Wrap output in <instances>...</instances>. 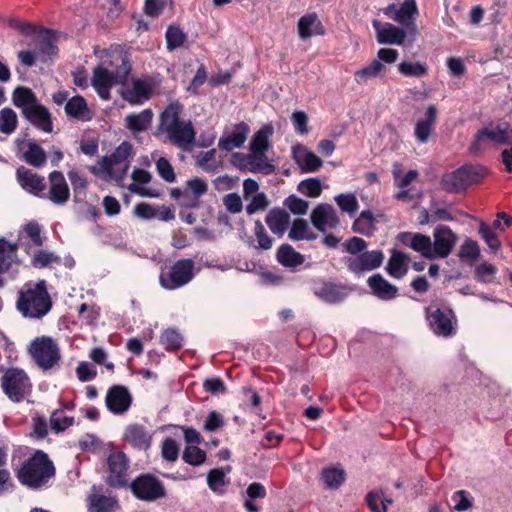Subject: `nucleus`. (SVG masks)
I'll return each mask as SVG.
<instances>
[{
    "label": "nucleus",
    "instance_id": "nucleus-1",
    "mask_svg": "<svg viewBox=\"0 0 512 512\" xmlns=\"http://www.w3.org/2000/svg\"><path fill=\"white\" fill-rule=\"evenodd\" d=\"M107 56L110 60H104L94 69L91 81L93 88L103 100L111 98V88L122 84L131 70L128 58L122 52L107 53Z\"/></svg>",
    "mask_w": 512,
    "mask_h": 512
},
{
    "label": "nucleus",
    "instance_id": "nucleus-2",
    "mask_svg": "<svg viewBox=\"0 0 512 512\" xmlns=\"http://www.w3.org/2000/svg\"><path fill=\"white\" fill-rule=\"evenodd\" d=\"M21 484L30 489H42L55 476V467L48 455L37 450L16 469Z\"/></svg>",
    "mask_w": 512,
    "mask_h": 512
},
{
    "label": "nucleus",
    "instance_id": "nucleus-3",
    "mask_svg": "<svg viewBox=\"0 0 512 512\" xmlns=\"http://www.w3.org/2000/svg\"><path fill=\"white\" fill-rule=\"evenodd\" d=\"M182 106L171 103L160 117V130L167 134L168 139L182 150H189L195 140V131L191 121L180 119Z\"/></svg>",
    "mask_w": 512,
    "mask_h": 512
},
{
    "label": "nucleus",
    "instance_id": "nucleus-4",
    "mask_svg": "<svg viewBox=\"0 0 512 512\" xmlns=\"http://www.w3.org/2000/svg\"><path fill=\"white\" fill-rule=\"evenodd\" d=\"M51 306V299L44 280L27 283L19 292L17 308L26 318H42L50 311Z\"/></svg>",
    "mask_w": 512,
    "mask_h": 512
},
{
    "label": "nucleus",
    "instance_id": "nucleus-5",
    "mask_svg": "<svg viewBox=\"0 0 512 512\" xmlns=\"http://www.w3.org/2000/svg\"><path fill=\"white\" fill-rule=\"evenodd\" d=\"M511 143L512 128L508 123L489 124L476 133L469 149L472 154L476 155L485 150Z\"/></svg>",
    "mask_w": 512,
    "mask_h": 512
},
{
    "label": "nucleus",
    "instance_id": "nucleus-6",
    "mask_svg": "<svg viewBox=\"0 0 512 512\" xmlns=\"http://www.w3.org/2000/svg\"><path fill=\"white\" fill-rule=\"evenodd\" d=\"M487 174V169L481 165H465L443 176L442 188L450 193L464 191L467 187L478 183Z\"/></svg>",
    "mask_w": 512,
    "mask_h": 512
},
{
    "label": "nucleus",
    "instance_id": "nucleus-7",
    "mask_svg": "<svg viewBox=\"0 0 512 512\" xmlns=\"http://www.w3.org/2000/svg\"><path fill=\"white\" fill-rule=\"evenodd\" d=\"M29 353L44 370L54 367L61 359L57 342L48 336H41L33 340L29 346Z\"/></svg>",
    "mask_w": 512,
    "mask_h": 512
},
{
    "label": "nucleus",
    "instance_id": "nucleus-8",
    "mask_svg": "<svg viewBox=\"0 0 512 512\" xmlns=\"http://www.w3.org/2000/svg\"><path fill=\"white\" fill-rule=\"evenodd\" d=\"M193 277V260L180 259L169 269L161 271L159 281L164 289L175 290L189 283Z\"/></svg>",
    "mask_w": 512,
    "mask_h": 512
},
{
    "label": "nucleus",
    "instance_id": "nucleus-9",
    "mask_svg": "<svg viewBox=\"0 0 512 512\" xmlns=\"http://www.w3.org/2000/svg\"><path fill=\"white\" fill-rule=\"evenodd\" d=\"M157 86L152 77L131 78L122 83L121 96L132 105H141L151 98Z\"/></svg>",
    "mask_w": 512,
    "mask_h": 512
},
{
    "label": "nucleus",
    "instance_id": "nucleus-10",
    "mask_svg": "<svg viewBox=\"0 0 512 512\" xmlns=\"http://www.w3.org/2000/svg\"><path fill=\"white\" fill-rule=\"evenodd\" d=\"M425 316L430 330L437 336L450 337L456 333L457 320L450 309L442 310L430 305L425 309Z\"/></svg>",
    "mask_w": 512,
    "mask_h": 512
},
{
    "label": "nucleus",
    "instance_id": "nucleus-11",
    "mask_svg": "<svg viewBox=\"0 0 512 512\" xmlns=\"http://www.w3.org/2000/svg\"><path fill=\"white\" fill-rule=\"evenodd\" d=\"M5 394L14 402H20L29 393L31 384L23 370L10 369L2 377Z\"/></svg>",
    "mask_w": 512,
    "mask_h": 512
},
{
    "label": "nucleus",
    "instance_id": "nucleus-12",
    "mask_svg": "<svg viewBox=\"0 0 512 512\" xmlns=\"http://www.w3.org/2000/svg\"><path fill=\"white\" fill-rule=\"evenodd\" d=\"M131 490L138 499L144 501H154L166 494L163 483L150 474L137 477L131 483Z\"/></svg>",
    "mask_w": 512,
    "mask_h": 512
},
{
    "label": "nucleus",
    "instance_id": "nucleus-13",
    "mask_svg": "<svg viewBox=\"0 0 512 512\" xmlns=\"http://www.w3.org/2000/svg\"><path fill=\"white\" fill-rule=\"evenodd\" d=\"M17 249V244L0 238V275H5L8 279H14L23 265Z\"/></svg>",
    "mask_w": 512,
    "mask_h": 512
},
{
    "label": "nucleus",
    "instance_id": "nucleus-14",
    "mask_svg": "<svg viewBox=\"0 0 512 512\" xmlns=\"http://www.w3.org/2000/svg\"><path fill=\"white\" fill-rule=\"evenodd\" d=\"M384 255L380 250H372L347 257L345 263L348 269L355 273L361 274L365 271H371L381 266Z\"/></svg>",
    "mask_w": 512,
    "mask_h": 512
},
{
    "label": "nucleus",
    "instance_id": "nucleus-15",
    "mask_svg": "<svg viewBox=\"0 0 512 512\" xmlns=\"http://www.w3.org/2000/svg\"><path fill=\"white\" fill-rule=\"evenodd\" d=\"M434 258H446L452 252L458 240L457 235L446 225H438L433 232Z\"/></svg>",
    "mask_w": 512,
    "mask_h": 512
},
{
    "label": "nucleus",
    "instance_id": "nucleus-16",
    "mask_svg": "<svg viewBox=\"0 0 512 512\" xmlns=\"http://www.w3.org/2000/svg\"><path fill=\"white\" fill-rule=\"evenodd\" d=\"M105 403L111 413L122 415L129 410L132 397L125 386L115 385L108 390Z\"/></svg>",
    "mask_w": 512,
    "mask_h": 512
},
{
    "label": "nucleus",
    "instance_id": "nucleus-17",
    "mask_svg": "<svg viewBox=\"0 0 512 512\" xmlns=\"http://www.w3.org/2000/svg\"><path fill=\"white\" fill-rule=\"evenodd\" d=\"M129 168L130 166L101 159L96 165L90 167V171L105 180L115 181L123 187Z\"/></svg>",
    "mask_w": 512,
    "mask_h": 512
},
{
    "label": "nucleus",
    "instance_id": "nucleus-18",
    "mask_svg": "<svg viewBox=\"0 0 512 512\" xmlns=\"http://www.w3.org/2000/svg\"><path fill=\"white\" fill-rule=\"evenodd\" d=\"M310 218L313 226L322 233L336 228L339 224V217L335 209L326 203L317 205L312 210Z\"/></svg>",
    "mask_w": 512,
    "mask_h": 512
},
{
    "label": "nucleus",
    "instance_id": "nucleus-19",
    "mask_svg": "<svg viewBox=\"0 0 512 512\" xmlns=\"http://www.w3.org/2000/svg\"><path fill=\"white\" fill-rule=\"evenodd\" d=\"M350 292L351 289L349 287L332 282H321L315 284L313 287L314 295L329 304H336L343 301L348 297Z\"/></svg>",
    "mask_w": 512,
    "mask_h": 512
},
{
    "label": "nucleus",
    "instance_id": "nucleus-20",
    "mask_svg": "<svg viewBox=\"0 0 512 512\" xmlns=\"http://www.w3.org/2000/svg\"><path fill=\"white\" fill-rule=\"evenodd\" d=\"M50 187L46 196L55 205H64L70 198V190L64 175L59 171L49 174Z\"/></svg>",
    "mask_w": 512,
    "mask_h": 512
},
{
    "label": "nucleus",
    "instance_id": "nucleus-21",
    "mask_svg": "<svg viewBox=\"0 0 512 512\" xmlns=\"http://www.w3.org/2000/svg\"><path fill=\"white\" fill-rule=\"evenodd\" d=\"M108 483L114 487L124 486L127 483L128 462L125 454L116 452L108 458Z\"/></svg>",
    "mask_w": 512,
    "mask_h": 512
},
{
    "label": "nucleus",
    "instance_id": "nucleus-22",
    "mask_svg": "<svg viewBox=\"0 0 512 512\" xmlns=\"http://www.w3.org/2000/svg\"><path fill=\"white\" fill-rule=\"evenodd\" d=\"M250 132L249 126L240 122L235 124L231 131H225L218 141V147L224 151H232L240 148L246 141Z\"/></svg>",
    "mask_w": 512,
    "mask_h": 512
},
{
    "label": "nucleus",
    "instance_id": "nucleus-23",
    "mask_svg": "<svg viewBox=\"0 0 512 512\" xmlns=\"http://www.w3.org/2000/svg\"><path fill=\"white\" fill-rule=\"evenodd\" d=\"M372 26L376 32L379 44L402 45L406 38V32L390 23L382 24L379 20H373Z\"/></svg>",
    "mask_w": 512,
    "mask_h": 512
},
{
    "label": "nucleus",
    "instance_id": "nucleus-24",
    "mask_svg": "<svg viewBox=\"0 0 512 512\" xmlns=\"http://www.w3.org/2000/svg\"><path fill=\"white\" fill-rule=\"evenodd\" d=\"M19 185L33 195L44 198L46 196V184L44 178L38 176L25 167H20L16 172Z\"/></svg>",
    "mask_w": 512,
    "mask_h": 512
},
{
    "label": "nucleus",
    "instance_id": "nucleus-25",
    "mask_svg": "<svg viewBox=\"0 0 512 512\" xmlns=\"http://www.w3.org/2000/svg\"><path fill=\"white\" fill-rule=\"evenodd\" d=\"M292 157L303 173L316 172L323 164L322 160L315 153L301 144L292 148Z\"/></svg>",
    "mask_w": 512,
    "mask_h": 512
},
{
    "label": "nucleus",
    "instance_id": "nucleus-26",
    "mask_svg": "<svg viewBox=\"0 0 512 512\" xmlns=\"http://www.w3.org/2000/svg\"><path fill=\"white\" fill-rule=\"evenodd\" d=\"M437 120V108L435 105H429L423 118L417 120L414 128V135L418 143L428 142Z\"/></svg>",
    "mask_w": 512,
    "mask_h": 512
},
{
    "label": "nucleus",
    "instance_id": "nucleus-27",
    "mask_svg": "<svg viewBox=\"0 0 512 512\" xmlns=\"http://www.w3.org/2000/svg\"><path fill=\"white\" fill-rule=\"evenodd\" d=\"M298 36L302 40L314 36H322L326 30L316 13H308L299 18L297 23Z\"/></svg>",
    "mask_w": 512,
    "mask_h": 512
},
{
    "label": "nucleus",
    "instance_id": "nucleus-28",
    "mask_svg": "<svg viewBox=\"0 0 512 512\" xmlns=\"http://www.w3.org/2000/svg\"><path fill=\"white\" fill-rule=\"evenodd\" d=\"M399 240L406 246L419 252L423 257L434 259L432 241L430 237L423 234L401 233Z\"/></svg>",
    "mask_w": 512,
    "mask_h": 512
},
{
    "label": "nucleus",
    "instance_id": "nucleus-29",
    "mask_svg": "<svg viewBox=\"0 0 512 512\" xmlns=\"http://www.w3.org/2000/svg\"><path fill=\"white\" fill-rule=\"evenodd\" d=\"M368 286L372 294L381 300H392L398 295V288L389 283L381 274H375L368 278Z\"/></svg>",
    "mask_w": 512,
    "mask_h": 512
},
{
    "label": "nucleus",
    "instance_id": "nucleus-30",
    "mask_svg": "<svg viewBox=\"0 0 512 512\" xmlns=\"http://www.w3.org/2000/svg\"><path fill=\"white\" fill-rule=\"evenodd\" d=\"M417 13L418 9L415 0H404L400 7H398L393 20L405 26L408 29V33L414 37L416 35V25L413 16Z\"/></svg>",
    "mask_w": 512,
    "mask_h": 512
},
{
    "label": "nucleus",
    "instance_id": "nucleus-31",
    "mask_svg": "<svg viewBox=\"0 0 512 512\" xmlns=\"http://www.w3.org/2000/svg\"><path fill=\"white\" fill-rule=\"evenodd\" d=\"M35 50L38 55V60L43 62L56 56L58 53V48L56 45L54 33L50 30H45L40 35H38L36 39Z\"/></svg>",
    "mask_w": 512,
    "mask_h": 512
},
{
    "label": "nucleus",
    "instance_id": "nucleus-32",
    "mask_svg": "<svg viewBox=\"0 0 512 512\" xmlns=\"http://www.w3.org/2000/svg\"><path fill=\"white\" fill-rule=\"evenodd\" d=\"M23 116L37 129L51 133L53 130V125L51 121V114L48 109L42 104H38Z\"/></svg>",
    "mask_w": 512,
    "mask_h": 512
},
{
    "label": "nucleus",
    "instance_id": "nucleus-33",
    "mask_svg": "<svg viewBox=\"0 0 512 512\" xmlns=\"http://www.w3.org/2000/svg\"><path fill=\"white\" fill-rule=\"evenodd\" d=\"M132 183L128 186V189L135 194L142 197L155 198L159 194L150 188L144 187L145 184L151 181V174L143 169L135 168L131 175Z\"/></svg>",
    "mask_w": 512,
    "mask_h": 512
},
{
    "label": "nucleus",
    "instance_id": "nucleus-34",
    "mask_svg": "<svg viewBox=\"0 0 512 512\" xmlns=\"http://www.w3.org/2000/svg\"><path fill=\"white\" fill-rule=\"evenodd\" d=\"M234 157H240V154H235ZM241 157L243 160L242 166L250 172L269 175L275 170L274 165L266 160L264 154L261 155L252 153L246 156L241 155Z\"/></svg>",
    "mask_w": 512,
    "mask_h": 512
},
{
    "label": "nucleus",
    "instance_id": "nucleus-35",
    "mask_svg": "<svg viewBox=\"0 0 512 512\" xmlns=\"http://www.w3.org/2000/svg\"><path fill=\"white\" fill-rule=\"evenodd\" d=\"M124 436L126 441L135 448L145 450L151 445V435L141 425H129L125 430Z\"/></svg>",
    "mask_w": 512,
    "mask_h": 512
},
{
    "label": "nucleus",
    "instance_id": "nucleus-36",
    "mask_svg": "<svg viewBox=\"0 0 512 512\" xmlns=\"http://www.w3.org/2000/svg\"><path fill=\"white\" fill-rule=\"evenodd\" d=\"M12 102L21 110L22 115L39 104L34 92L24 86L15 88L12 93Z\"/></svg>",
    "mask_w": 512,
    "mask_h": 512
},
{
    "label": "nucleus",
    "instance_id": "nucleus-37",
    "mask_svg": "<svg viewBox=\"0 0 512 512\" xmlns=\"http://www.w3.org/2000/svg\"><path fill=\"white\" fill-rule=\"evenodd\" d=\"M386 71L384 64L380 61H371L368 65L354 72V81L357 85H367L372 79L382 76Z\"/></svg>",
    "mask_w": 512,
    "mask_h": 512
},
{
    "label": "nucleus",
    "instance_id": "nucleus-38",
    "mask_svg": "<svg viewBox=\"0 0 512 512\" xmlns=\"http://www.w3.org/2000/svg\"><path fill=\"white\" fill-rule=\"evenodd\" d=\"M266 223L272 233L282 236L290 224V215L281 209L271 210L266 216Z\"/></svg>",
    "mask_w": 512,
    "mask_h": 512
},
{
    "label": "nucleus",
    "instance_id": "nucleus-39",
    "mask_svg": "<svg viewBox=\"0 0 512 512\" xmlns=\"http://www.w3.org/2000/svg\"><path fill=\"white\" fill-rule=\"evenodd\" d=\"M65 112L69 117L82 121L91 119V112L87 106L86 100L82 96H74L69 99L65 105Z\"/></svg>",
    "mask_w": 512,
    "mask_h": 512
},
{
    "label": "nucleus",
    "instance_id": "nucleus-40",
    "mask_svg": "<svg viewBox=\"0 0 512 512\" xmlns=\"http://www.w3.org/2000/svg\"><path fill=\"white\" fill-rule=\"evenodd\" d=\"M409 258L406 254L393 251L387 263L386 270L388 274L396 279L404 277L408 271Z\"/></svg>",
    "mask_w": 512,
    "mask_h": 512
},
{
    "label": "nucleus",
    "instance_id": "nucleus-41",
    "mask_svg": "<svg viewBox=\"0 0 512 512\" xmlns=\"http://www.w3.org/2000/svg\"><path fill=\"white\" fill-rule=\"evenodd\" d=\"M153 113L145 109L140 113L130 114L125 118L126 127L133 132L146 130L152 122Z\"/></svg>",
    "mask_w": 512,
    "mask_h": 512
},
{
    "label": "nucleus",
    "instance_id": "nucleus-42",
    "mask_svg": "<svg viewBox=\"0 0 512 512\" xmlns=\"http://www.w3.org/2000/svg\"><path fill=\"white\" fill-rule=\"evenodd\" d=\"M195 162L198 167L207 173L214 174L221 168V162L217 159L215 149L199 152L195 157Z\"/></svg>",
    "mask_w": 512,
    "mask_h": 512
},
{
    "label": "nucleus",
    "instance_id": "nucleus-43",
    "mask_svg": "<svg viewBox=\"0 0 512 512\" xmlns=\"http://www.w3.org/2000/svg\"><path fill=\"white\" fill-rule=\"evenodd\" d=\"M117 508V501L113 497L92 494L89 498L90 512H115Z\"/></svg>",
    "mask_w": 512,
    "mask_h": 512
},
{
    "label": "nucleus",
    "instance_id": "nucleus-44",
    "mask_svg": "<svg viewBox=\"0 0 512 512\" xmlns=\"http://www.w3.org/2000/svg\"><path fill=\"white\" fill-rule=\"evenodd\" d=\"M280 264L286 267H296L304 262V257L290 245H282L277 252Z\"/></svg>",
    "mask_w": 512,
    "mask_h": 512
},
{
    "label": "nucleus",
    "instance_id": "nucleus-45",
    "mask_svg": "<svg viewBox=\"0 0 512 512\" xmlns=\"http://www.w3.org/2000/svg\"><path fill=\"white\" fill-rule=\"evenodd\" d=\"M289 238L291 240H314L317 238V235L310 228L307 220L305 219H296L290 228Z\"/></svg>",
    "mask_w": 512,
    "mask_h": 512
},
{
    "label": "nucleus",
    "instance_id": "nucleus-46",
    "mask_svg": "<svg viewBox=\"0 0 512 512\" xmlns=\"http://www.w3.org/2000/svg\"><path fill=\"white\" fill-rule=\"evenodd\" d=\"M352 229L355 233L370 236L375 230V218L371 211H362L355 219Z\"/></svg>",
    "mask_w": 512,
    "mask_h": 512
},
{
    "label": "nucleus",
    "instance_id": "nucleus-47",
    "mask_svg": "<svg viewBox=\"0 0 512 512\" xmlns=\"http://www.w3.org/2000/svg\"><path fill=\"white\" fill-rule=\"evenodd\" d=\"M133 154V146L129 142L124 141L112 152L110 156L103 157L102 159L130 166Z\"/></svg>",
    "mask_w": 512,
    "mask_h": 512
},
{
    "label": "nucleus",
    "instance_id": "nucleus-48",
    "mask_svg": "<svg viewBox=\"0 0 512 512\" xmlns=\"http://www.w3.org/2000/svg\"><path fill=\"white\" fill-rule=\"evenodd\" d=\"M272 134V128L264 126L257 131L250 142V151L254 154H264L268 149V139Z\"/></svg>",
    "mask_w": 512,
    "mask_h": 512
},
{
    "label": "nucleus",
    "instance_id": "nucleus-49",
    "mask_svg": "<svg viewBox=\"0 0 512 512\" xmlns=\"http://www.w3.org/2000/svg\"><path fill=\"white\" fill-rule=\"evenodd\" d=\"M480 252L479 244L471 238H466L459 248L458 256L463 261L473 263L478 260Z\"/></svg>",
    "mask_w": 512,
    "mask_h": 512
},
{
    "label": "nucleus",
    "instance_id": "nucleus-50",
    "mask_svg": "<svg viewBox=\"0 0 512 512\" xmlns=\"http://www.w3.org/2000/svg\"><path fill=\"white\" fill-rule=\"evenodd\" d=\"M18 125V117L16 112L5 107L0 110V132L10 135L15 132Z\"/></svg>",
    "mask_w": 512,
    "mask_h": 512
},
{
    "label": "nucleus",
    "instance_id": "nucleus-51",
    "mask_svg": "<svg viewBox=\"0 0 512 512\" xmlns=\"http://www.w3.org/2000/svg\"><path fill=\"white\" fill-rule=\"evenodd\" d=\"M497 272L498 268L494 264L482 262L476 266L474 277L480 283L490 284L495 282Z\"/></svg>",
    "mask_w": 512,
    "mask_h": 512
},
{
    "label": "nucleus",
    "instance_id": "nucleus-52",
    "mask_svg": "<svg viewBox=\"0 0 512 512\" xmlns=\"http://www.w3.org/2000/svg\"><path fill=\"white\" fill-rule=\"evenodd\" d=\"M321 479L327 488L337 489L344 482V471L334 467L325 468L322 471Z\"/></svg>",
    "mask_w": 512,
    "mask_h": 512
},
{
    "label": "nucleus",
    "instance_id": "nucleus-53",
    "mask_svg": "<svg viewBox=\"0 0 512 512\" xmlns=\"http://www.w3.org/2000/svg\"><path fill=\"white\" fill-rule=\"evenodd\" d=\"M336 204L343 211L353 216L359 208L357 197L354 193H342L334 197Z\"/></svg>",
    "mask_w": 512,
    "mask_h": 512
},
{
    "label": "nucleus",
    "instance_id": "nucleus-54",
    "mask_svg": "<svg viewBox=\"0 0 512 512\" xmlns=\"http://www.w3.org/2000/svg\"><path fill=\"white\" fill-rule=\"evenodd\" d=\"M23 158L28 164L40 167L46 161V154L38 144L29 143Z\"/></svg>",
    "mask_w": 512,
    "mask_h": 512
},
{
    "label": "nucleus",
    "instance_id": "nucleus-55",
    "mask_svg": "<svg viewBox=\"0 0 512 512\" xmlns=\"http://www.w3.org/2000/svg\"><path fill=\"white\" fill-rule=\"evenodd\" d=\"M182 459L192 466H200L206 460V452L196 445H187L183 451Z\"/></svg>",
    "mask_w": 512,
    "mask_h": 512
},
{
    "label": "nucleus",
    "instance_id": "nucleus-56",
    "mask_svg": "<svg viewBox=\"0 0 512 512\" xmlns=\"http://www.w3.org/2000/svg\"><path fill=\"white\" fill-rule=\"evenodd\" d=\"M322 183L319 178H308L298 184V191L311 198H317L322 193Z\"/></svg>",
    "mask_w": 512,
    "mask_h": 512
},
{
    "label": "nucleus",
    "instance_id": "nucleus-57",
    "mask_svg": "<svg viewBox=\"0 0 512 512\" xmlns=\"http://www.w3.org/2000/svg\"><path fill=\"white\" fill-rule=\"evenodd\" d=\"M398 71L407 77H422L427 74L428 67L422 62H402L398 65Z\"/></svg>",
    "mask_w": 512,
    "mask_h": 512
},
{
    "label": "nucleus",
    "instance_id": "nucleus-58",
    "mask_svg": "<svg viewBox=\"0 0 512 512\" xmlns=\"http://www.w3.org/2000/svg\"><path fill=\"white\" fill-rule=\"evenodd\" d=\"M208 190V184L205 180L195 177L187 180L186 188L184 190L185 196H192L194 198H199L203 196Z\"/></svg>",
    "mask_w": 512,
    "mask_h": 512
},
{
    "label": "nucleus",
    "instance_id": "nucleus-59",
    "mask_svg": "<svg viewBox=\"0 0 512 512\" xmlns=\"http://www.w3.org/2000/svg\"><path fill=\"white\" fill-rule=\"evenodd\" d=\"M392 174L395 185L401 189L407 188L418 177V172L416 170H410L405 175H402L399 164L393 165Z\"/></svg>",
    "mask_w": 512,
    "mask_h": 512
},
{
    "label": "nucleus",
    "instance_id": "nucleus-60",
    "mask_svg": "<svg viewBox=\"0 0 512 512\" xmlns=\"http://www.w3.org/2000/svg\"><path fill=\"white\" fill-rule=\"evenodd\" d=\"M60 261L59 256L47 250H38L32 256V264L35 267L43 268Z\"/></svg>",
    "mask_w": 512,
    "mask_h": 512
},
{
    "label": "nucleus",
    "instance_id": "nucleus-61",
    "mask_svg": "<svg viewBox=\"0 0 512 512\" xmlns=\"http://www.w3.org/2000/svg\"><path fill=\"white\" fill-rule=\"evenodd\" d=\"M479 234L491 249V251L497 252L501 248V242L492 231V228L485 222H481L479 227Z\"/></svg>",
    "mask_w": 512,
    "mask_h": 512
},
{
    "label": "nucleus",
    "instance_id": "nucleus-62",
    "mask_svg": "<svg viewBox=\"0 0 512 512\" xmlns=\"http://www.w3.org/2000/svg\"><path fill=\"white\" fill-rule=\"evenodd\" d=\"M186 39V35L183 31L175 26L168 27L166 31L167 48L174 50L180 47Z\"/></svg>",
    "mask_w": 512,
    "mask_h": 512
},
{
    "label": "nucleus",
    "instance_id": "nucleus-63",
    "mask_svg": "<svg viewBox=\"0 0 512 512\" xmlns=\"http://www.w3.org/2000/svg\"><path fill=\"white\" fill-rule=\"evenodd\" d=\"M156 170L159 176L168 183H173L176 180L174 169L170 162L165 157H160L156 161Z\"/></svg>",
    "mask_w": 512,
    "mask_h": 512
},
{
    "label": "nucleus",
    "instance_id": "nucleus-64",
    "mask_svg": "<svg viewBox=\"0 0 512 512\" xmlns=\"http://www.w3.org/2000/svg\"><path fill=\"white\" fill-rule=\"evenodd\" d=\"M226 473L222 469H213L207 475L209 488L214 492H221L225 486Z\"/></svg>",
    "mask_w": 512,
    "mask_h": 512
}]
</instances>
